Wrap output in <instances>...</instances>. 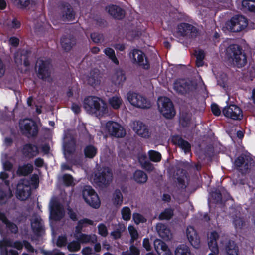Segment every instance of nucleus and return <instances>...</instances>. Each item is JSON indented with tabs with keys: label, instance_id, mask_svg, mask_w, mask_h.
I'll use <instances>...</instances> for the list:
<instances>
[{
	"label": "nucleus",
	"instance_id": "obj_30",
	"mask_svg": "<svg viewBox=\"0 0 255 255\" xmlns=\"http://www.w3.org/2000/svg\"><path fill=\"white\" fill-rule=\"evenodd\" d=\"M224 251L225 255H238L239 253L238 246L234 241H231L226 245Z\"/></svg>",
	"mask_w": 255,
	"mask_h": 255
},
{
	"label": "nucleus",
	"instance_id": "obj_49",
	"mask_svg": "<svg viewBox=\"0 0 255 255\" xmlns=\"http://www.w3.org/2000/svg\"><path fill=\"white\" fill-rule=\"evenodd\" d=\"M122 219L125 221H128L131 218V211L128 207H124L121 209Z\"/></svg>",
	"mask_w": 255,
	"mask_h": 255
},
{
	"label": "nucleus",
	"instance_id": "obj_33",
	"mask_svg": "<svg viewBox=\"0 0 255 255\" xmlns=\"http://www.w3.org/2000/svg\"><path fill=\"white\" fill-rule=\"evenodd\" d=\"M23 153L26 156L32 158L38 154V150L36 146L27 144L23 147Z\"/></svg>",
	"mask_w": 255,
	"mask_h": 255
},
{
	"label": "nucleus",
	"instance_id": "obj_41",
	"mask_svg": "<svg viewBox=\"0 0 255 255\" xmlns=\"http://www.w3.org/2000/svg\"><path fill=\"white\" fill-rule=\"evenodd\" d=\"M33 166L32 164H28L20 167L17 171L18 174L22 175H27L32 172Z\"/></svg>",
	"mask_w": 255,
	"mask_h": 255
},
{
	"label": "nucleus",
	"instance_id": "obj_7",
	"mask_svg": "<svg viewBox=\"0 0 255 255\" xmlns=\"http://www.w3.org/2000/svg\"><path fill=\"white\" fill-rule=\"evenodd\" d=\"M36 71L39 79L49 82L52 81L51 65L48 61L38 60L36 64Z\"/></svg>",
	"mask_w": 255,
	"mask_h": 255
},
{
	"label": "nucleus",
	"instance_id": "obj_47",
	"mask_svg": "<svg viewBox=\"0 0 255 255\" xmlns=\"http://www.w3.org/2000/svg\"><path fill=\"white\" fill-rule=\"evenodd\" d=\"M195 55L196 57V65L198 67H200L203 65V59L204 58L205 54L203 51L201 50H197L195 51Z\"/></svg>",
	"mask_w": 255,
	"mask_h": 255
},
{
	"label": "nucleus",
	"instance_id": "obj_39",
	"mask_svg": "<svg viewBox=\"0 0 255 255\" xmlns=\"http://www.w3.org/2000/svg\"><path fill=\"white\" fill-rule=\"evenodd\" d=\"M134 179L138 183H145L147 180V175L141 170H137L134 174Z\"/></svg>",
	"mask_w": 255,
	"mask_h": 255
},
{
	"label": "nucleus",
	"instance_id": "obj_23",
	"mask_svg": "<svg viewBox=\"0 0 255 255\" xmlns=\"http://www.w3.org/2000/svg\"><path fill=\"white\" fill-rule=\"evenodd\" d=\"M219 236L217 232H211L208 236V245L210 250L215 254H219V250L217 243Z\"/></svg>",
	"mask_w": 255,
	"mask_h": 255
},
{
	"label": "nucleus",
	"instance_id": "obj_15",
	"mask_svg": "<svg viewBox=\"0 0 255 255\" xmlns=\"http://www.w3.org/2000/svg\"><path fill=\"white\" fill-rule=\"evenodd\" d=\"M132 128L133 130L139 136L148 139L154 135L153 129L149 128L145 124L140 121L133 123Z\"/></svg>",
	"mask_w": 255,
	"mask_h": 255
},
{
	"label": "nucleus",
	"instance_id": "obj_28",
	"mask_svg": "<svg viewBox=\"0 0 255 255\" xmlns=\"http://www.w3.org/2000/svg\"><path fill=\"white\" fill-rule=\"evenodd\" d=\"M14 60L17 65L23 64L27 66L29 64L28 60L27 52L26 50L17 51L14 55Z\"/></svg>",
	"mask_w": 255,
	"mask_h": 255
},
{
	"label": "nucleus",
	"instance_id": "obj_59",
	"mask_svg": "<svg viewBox=\"0 0 255 255\" xmlns=\"http://www.w3.org/2000/svg\"><path fill=\"white\" fill-rule=\"evenodd\" d=\"M143 167L148 172L153 171L155 169L153 165L149 161H146L143 164Z\"/></svg>",
	"mask_w": 255,
	"mask_h": 255
},
{
	"label": "nucleus",
	"instance_id": "obj_35",
	"mask_svg": "<svg viewBox=\"0 0 255 255\" xmlns=\"http://www.w3.org/2000/svg\"><path fill=\"white\" fill-rule=\"evenodd\" d=\"M172 140L175 144H177L181 148L183 149L185 153L190 151V145L187 141L184 140L179 136L173 137Z\"/></svg>",
	"mask_w": 255,
	"mask_h": 255
},
{
	"label": "nucleus",
	"instance_id": "obj_34",
	"mask_svg": "<svg viewBox=\"0 0 255 255\" xmlns=\"http://www.w3.org/2000/svg\"><path fill=\"white\" fill-rule=\"evenodd\" d=\"M123 201V196L119 190H115L112 195L111 202L112 204L117 207L120 206Z\"/></svg>",
	"mask_w": 255,
	"mask_h": 255
},
{
	"label": "nucleus",
	"instance_id": "obj_53",
	"mask_svg": "<svg viewBox=\"0 0 255 255\" xmlns=\"http://www.w3.org/2000/svg\"><path fill=\"white\" fill-rule=\"evenodd\" d=\"M98 234L104 237H106L108 234V231L107 226L103 223H100L98 225Z\"/></svg>",
	"mask_w": 255,
	"mask_h": 255
},
{
	"label": "nucleus",
	"instance_id": "obj_48",
	"mask_svg": "<svg viewBox=\"0 0 255 255\" xmlns=\"http://www.w3.org/2000/svg\"><path fill=\"white\" fill-rule=\"evenodd\" d=\"M128 230L131 237L130 242L131 244H132L135 240L138 239L139 234L137 230L132 225H129L128 226Z\"/></svg>",
	"mask_w": 255,
	"mask_h": 255
},
{
	"label": "nucleus",
	"instance_id": "obj_13",
	"mask_svg": "<svg viewBox=\"0 0 255 255\" xmlns=\"http://www.w3.org/2000/svg\"><path fill=\"white\" fill-rule=\"evenodd\" d=\"M83 197L85 201L91 206L97 208L100 206V201L95 191L90 186L84 187Z\"/></svg>",
	"mask_w": 255,
	"mask_h": 255
},
{
	"label": "nucleus",
	"instance_id": "obj_42",
	"mask_svg": "<svg viewBox=\"0 0 255 255\" xmlns=\"http://www.w3.org/2000/svg\"><path fill=\"white\" fill-rule=\"evenodd\" d=\"M97 149L92 145H88L84 149V154L86 157L93 158L97 154Z\"/></svg>",
	"mask_w": 255,
	"mask_h": 255
},
{
	"label": "nucleus",
	"instance_id": "obj_31",
	"mask_svg": "<svg viewBox=\"0 0 255 255\" xmlns=\"http://www.w3.org/2000/svg\"><path fill=\"white\" fill-rule=\"evenodd\" d=\"M31 224L33 231L36 232L40 231L43 228V223L40 217L37 215H33L31 219Z\"/></svg>",
	"mask_w": 255,
	"mask_h": 255
},
{
	"label": "nucleus",
	"instance_id": "obj_60",
	"mask_svg": "<svg viewBox=\"0 0 255 255\" xmlns=\"http://www.w3.org/2000/svg\"><path fill=\"white\" fill-rule=\"evenodd\" d=\"M211 110L215 116H219L221 114V111L219 106L216 104H213L211 105Z\"/></svg>",
	"mask_w": 255,
	"mask_h": 255
},
{
	"label": "nucleus",
	"instance_id": "obj_20",
	"mask_svg": "<svg viewBox=\"0 0 255 255\" xmlns=\"http://www.w3.org/2000/svg\"><path fill=\"white\" fill-rule=\"evenodd\" d=\"M186 235L190 244L195 248L200 247V238L196 230L192 226H188L186 230Z\"/></svg>",
	"mask_w": 255,
	"mask_h": 255
},
{
	"label": "nucleus",
	"instance_id": "obj_3",
	"mask_svg": "<svg viewBox=\"0 0 255 255\" xmlns=\"http://www.w3.org/2000/svg\"><path fill=\"white\" fill-rule=\"evenodd\" d=\"M227 56L230 62L238 67L244 66L246 63V57L238 45H231L227 49Z\"/></svg>",
	"mask_w": 255,
	"mask_h": 255
},
{
	"label": "nucleus",
	"instance_id": "obj_14",
	"mask_svg": "<svg viewBox=\"0 0 255 255\" xmlns=\"http://www.w3.org/2000/svg\"><path fill=\"white\" fill-rule=\"evenodd\" d=\"M113 178L111 170L109 168H104L94 174V182L100 186H107L112 181Z\"/></svg>",
	"mask_w": 255,
	"mask_h": 255
},
{
	"label": "nucleus",
	"instance_id": "obj_5",
	"mask_svg": "<svg viewBox=\"0 0 255 255\" xmlns=\"http://www.w3.org/2000/svg\"><path fill=\"white\" fill-rule=\"evenodd\" d=\"M197 87L196 81L189 79H179L173 85L174 90L178 94L184 95L195 92Z\"/></svg>",
	"mask_w": 255,
	"mask_h": 255
},
{
	"label": "nucleus",
	"instance_id": "obj_6",
	"mask_svg": "<svg viewBox=\"0 0 255 255\" xmlns=\"http://www.w3.org/2000/svg\"><path fill=\"white\" fill-rule=\"evenodd\" d=\"M158 109L166 118L171 119L175 115V110L172 101L165 97H161L157 101Z\"/></svg>",
	"mask_w": 255,
	"mask_h": 255
},
{
	"label": "nucleus",
	"instance_id": "obj_44",
	"mask_svg": "<svg viewBox=\"0 0 255 255\" xmlns=\"http://www.w3.org/2000/svg\"><path fill=\"white\" fill-rule=\"evenodd\" d=\"M175 255H191V253L188 247L182 245L177 248Z\"/></svg>",
	"mask_w": 255,
	"mask_h": 255
},
{
	"label": "nucleus",
	"instance_id": "obj_1",
	"mask_svg": "<svg viewBox=\"0 0 255 255\" xmlns=\"http://www.w3.org/2000/svg\"><path fill=\"white\" fill-rule=\"evenodd\" d=\"M84 108L89 114L102 116L108 113V106L102 99L96 96H89L84 100Z\"/></svg>",
	"mask_w": 255,
	"mask_h": 255
},
{
	"label": "nucleus",
	"instance_id": "obj_12",
	"mask_svg": "<svg viewBox=\"0 0 255 255\" xmlns=\"http://www.w3.org/2000/svg\"><path fill=\"white\" fill-rule=\"evenodd\" d=\"M129 58L134 64L137 65L145 69L149 67V64L145 54L140 50L133 49L129 54Z\"/></svg>",
	"mask_w": 255,
	"mask_h": 255
},
{
	"label": "nucleus",
	"instance_id": "obj_18",
	"mask_svg": "<svg viewBox=\"0 0 255 255\" xmlns=\"http://www.w3.org/2000/svg\"><path fill=\"white\" fill-rule=\"evenodd\" d=\"M50 209L51 216L54 220H60L63 217L64 211L57 198H52L50 203Z\"/></svg>",
	"mask_w": 255,
	"mask_h": 255
},
{
	"label": "nucleus",
	"instance_id": "obj_63",
	"mask_svg": "<svg viewBox=\"0 0 255 255\" xmlns=\"http://www.w3.org/2000/svg\"><path fill=\"white\" fill-rule=\"evenodd\" d=\"M2 164L4 170L7 171L11 170L13 166L12 164L7 160L3 161Z\"/></svg>",
	"mask_w": 255,
	"mask_h": 255
},
{
	"label": "nucleus",
	"instance_id": "obj_21",
	"mask_svg": "<svg viewBox=\"0 0 255 255\" xmlns=\"http://www.w3.org/2000/svg\"><path fill=\"white\" fill-rule=\"evenodd\" d=\"M23 244L20 242L13 243L10 240L3 239L0 241V249L1 255H8V251L6 249L8 247H13L18 250H21L23 248Z\"/></svg>",
	"mask_w": 255,
	"mask_h": 255
},
{
	"label": "nucleus",
	"instance_id": "obj_24",
	"mask_svg": "<svg viewBox=\"0 0 255 255\" xmlns=\"http://www.w3.org/2000/svg\"><path fill=\"white\" fill-rule=\"evenodd\" d=\"M154 247L159 255H173L166 244L160 240L154 241Z\"/></svg>",
	"mask_w": 255,
	"mask_h": 255
},
{
	"label": "nucleus",
	"instance_id": "obj_46",
	"mask_svg": "<svg viewBox=\"0 0 255 255\" xmlns=\"http://www.w3.org/2000/svg\"><path fill=\"white\" fill-rule=\"evenodd\" d=\"M148 155L150 160L154 162H158L161 159V154L155 150H149Z\"/></svg>",
	"mask_w": 255,
	"mask_h": 255
},
{
	"label": "nucleus",
	"instance_id": "obj_64",
	"mask_svg": "<svg viewBox=\"0 0 255 255\" xmlns=\"http://www.w3.org/2000/svg\"><path fill=\"white\" fill-rule=\"evenodd\" d=\"M92 249L89 247H85L82 250L83 255H91L93 254Z\"/></svg>",
	"mask_w": 255,
	"mask_h": 255
},
{
	"label": "nucleus",
	"instance_id": "obj_25",
	"mask_svg": "<svg viewBox=\"0 0 255 255\" xmlns=\"http://www.w3.org/2000/svg\"><path fill=\"white\" fill-rule=\"evenodd\" d=\"M108 13L115 18H123L125 16V11L121 8L116 5H112L106 8Z\"/></svg>",
	"mask_w": 255,
	"mask_h": 255
},
{
	"label": "nucleus",
	"instance_id": "obj_52",
	"mask_svg": "<svg viewBox=\"0 0 255 255\" xmlns=\"http://www.w3.org/2000/svg\"><path fill=\"white\" fill-rule=\"evenodd\" d=\"M173 211L171 209H166L163 212H161L159 216L160 220H168L173 216Z\"/></svg>",
	"mask_w": 255,
	"mask_h": 255
},
{
	"label": "nucleus",
	"instance_id": "obj_4",
	"mask_svg": "<svg viewBox=\"0 0 255 255\" xmlns=\"http://www.w3.org/2000/svg\"><path fill=\"white\" fill-rule=\"evenodd\" d=\"M127 97L130 104L136 108L146 110L152 107L151 101L139 93L130 92L127 94Z\"/></svg>",
	"mask_w": 255,
	"mask_h": 255
},
{
	"label": "nucleus",
	"instance_id": "obj_16",
	"mask_svg": "<svg viewBox=\"0 0 255 255\" xmlns=\"http://www.w3.org/2000/svg\"><path fill=\"white\" fill-rule=\"evenodd\" d=\"M31 187L30 181L24 179L21 180L17 185L16 196L21 200H26L30 195Z\"/></svg>",
	"mask_w": 255,
	"mask_h": 255
},
{
	"label": "nucleus",
	"instance_id": "obj_50",
	"mask_svg": "<svg viewBox=\"0 0 255 255\" xmlns=\"http://www.w3.org/2000/svg\"><path fill=\"white\" fill-rule=\"evenodd\" d=\"M14 4L19 8H25L31 3V0H13Z\"/></svg>",
	"mask_w": 255,
	"mask_h": 255
},
{
	"label": "nucleus",
	"instance_id": "obj_32",
	"mask_svg": "<svg viewBox=\"0 0 255 255\" xmlns=\"http://www.w3.org/2000/svg\"><path fill=\"white\" fill-rule=\"evenodd\" d=\"M62 48L66 51H69L75 44V40L70 36H64L61 39Z\"/></svg>",
	"mask_w": 255,
	"mask_h": 255
},
{
	"label": "nucleus",
	"instance_id": "obj_54",
	"mask_svg": "<svg viewBox=\"0 0 255 255\" xmlns=\"http://www.w3.org/2000/svg\"><path fill=\"white\" fill-rule=\"evenodd\" d=\"M133 219L136 224H139L140 223H144L146 221L143 216L137 213L133 214Z\"/></svg>",
	"mask_w": 255,
	"mask_h": 255
},
{
	"label": "nucleus",
	"instance_id": "obj_27",
	"mask_svg": "<svg viewBox=\"0 0 255 255\" xmlns=\"http://www.w3.org/2000/svg\"><path fill=\"white\" fill-rule=\"evenodd\" d=\"M88 83L93 87L99 86L101 83V76L97 70L92 71L87 77Z\"/></svg>",
	"mask_w": 255,
	"mask_h": 255
},
{
	"label": "nucleus",
	"instance_id": "obj_26",
	"mask_svg": "<svg viewBox=\"0 0 255 255\" xmlns=\"http://www.w3.org/2000/svg\"><path fill=\"white\" fill-rule=\"evenodd\" d=\"M157 232L162 238L165 240H169L172 237V234L166 225L159 223L156 225Z\"/></svg>",
	"mask_w": 255,
	"mask_h": 255
},
{
	"label": "nucleus",
	"instance_id": "obj_19",
	"mask_svg": "<svg viewBox=\"0 0 255 255\" xmlns=\"http://www.w3.org/2000/svg\"><path fill=\"white\" fill-rule=\"evenodd\" d=\"M224 115L233 120H240L243 117L241 109L236 105H230L225 107L223 110Z\"/></svg>",
	"mask_w": 255,
	"mask_h": 255
},
{
	"label": "nucleus",
	"instance_id": "obj_29",
	"mask_svg": "<svg viewBox=\"0 0 255 255\" xmlns=\"http://www.w3.org/2000/svg\"><path fill=\"white\" fill-rule=\"evenodd\" d=\"M125 80V73L121 69L116 70L111 77V81L115 85H121Z\"/></svg>",
	"mask_w": 255,
	"mask_h": 255
},
{
	"label": "nucleus",
	"instance_id": "obj_40",
	"mask_svg": "<svg viewBox=\"0 0 255 255\" xmlns=\"http://www.w3.org/2000/svg\"><path fill=\"white\" fill-rule=\"evenodd\" d=\"M0 220L6 224V227L11 231V232L16 233L17 231L18 228L16 225L8 222L5 215L1 212H0Z\"/></svg>",
	"mask_w": 255,
	"mask_h": 255
},
{
	"label": "nucleus",
	"instance_id": "obj_2",
	"mask_svg": "<svg viewBox=\"0 0 255 255\" xmlns=\"http://www.w3.org/2000/svg\"><path fill=\"white\" fill-rule=\"evenodd\" d=\"M87 225H95L93 221L85 218L79 221L78 225L75 228V233L74 237L81 243H94L97 242V237L95 234L87 235L85 234L80 233L83 227L86 226Z\"/></svg>",
	"mask_w": 255,
	"mask_h": 255
},
{
	"label": "nucleus",
	"instance_id": "obj_58",
	"mask_svg": "<svg viewBox=\"0 0 255 255\" xmlns=\"http://www.w3.org/2000/svg\"><path fill=\"white\" fill-rule=\"evenodd\" d=\"M234 224L235 228L238 230L241 229L242 228L244 225V222L241 218L236 217L234 220Z\"/></svg>",
	"mask_w": 255,
	"mask_h": 255
},
{
	"label": "nucleus",
	"instance_id": "obj_17",
	"mask_svg": "<svg viewBox=\"0 0 255 255\" xmlns=\"http://www.w3.org/2000/svg\"><path fill=\"white\" fill-rule=\"evenodd\" d=\"M253 160L249 156L242 155L235 161V165L242 173L248 172L253 166Z\"/></svg>",
	"mask_w": 255,
	"mask_h": 255
},
{
	"label": "nucleus",
	"instance_id": "obj_9",
	"mask_svg": "<svg viewBox=\"0 0 255 255\" xmlns=\"http://www.w3.org/2000/svg\"><path fill=\"white\" fill-rule=\"evenodd\" d=\"M247 20L243 16L233 17L226 23V28L233 32H240L247 27Z\"/></svg>",
	"mask_w": 255,
	"mask_h": 255
},
{
	"label": "nucleus",
	"instance_id": "obj_45",
	"mask_svg": "<svg viewBox=\"0 0 255 255\" xmlns=\"http://www.w3.org/2000/svg\"><path fill=\"white\" fill-rule=\"evenodd\" d=\"M191 119V116L190 114L183 113L180 117V122L183 127H187L190 124Z\"/></svg>",
	"mask_w": 255,
	"mask_h": 255
},
{
	"label": "nucleus",
	"instance_id": "obj_37",
	"mask_svg": "<svg viewBox=\"0 0 255 255\" xmlns=\"http://www.w3.org/2000/svg\"><path fill=\"white\" fill-rule=\"evenodd\" d=\"M66 139H65L64 151L65 156L68 154L74 152L75 150V142L74 140L73 139H71L68 143H66Z\"/></svg>",
	"mask_w": 255,
	"mask_h": 255
},
{
	"label": "nucleus",
	"instance_id": "obj_56",
	"mask_svg": "<svg viewBox=\"0 0 255 255\" xmlns=\"http://www.w3.org/2000/svg\"><path fill=\"white\" fill-rule=\"evenodd\" d=\"M91 38L92 41L96 43H100L103 41V36L102 34L98 33H92L91 35Z\"/></svg>",
	"mask_w": 255,
	"mask_h": 255
},
{
	"label": "nucleus",
	"instance_id": "obj_11",
	"mask_svg": "<svg viewBox=\"0 0 255 255\" xmlns=\"http://www.w3.org/2000/svg\"><path fill=\"white\" fill-rule=\"evenodd\" d=\"M19 128L22 133L28 137L34 136L38 133V128L36 123L29 119L20 120Z\"/></svg>",
	"mask_w": 255,
	"mask_h": 255
},
{
	"label": "nucleus",
	"instance_id": "obj_57",
	"mask_svg": "<svg viewBox=\"0 0 255 255\" xmlns=\"http://www.w3.org/2000/svg\"><path fill=\"white\" fill-rule=\"evenodd\" d=\"M63 181L64 183L67 186H71L73 183L72 177L69 174H65L63 175Z\"/></svg>",
	"mask_w": 255,
	"mask_h": 255
},
{
	"label": "nucleus",
	"instance_id": "obj_62",
	"mask_svg": "<svg viewBox=\"0 0 255 255\" xmlns=\"http://www.w3.org/2000/svg\"><path fill=\"white\" fill-rule=\"evenodd\" d=\"M132 255H139V250L133 245H131L129 248V251Z\"/></svg>",
	"mask_w": 255,
	"mask_h": 255
},
{
	"label": "nucleus",
	"instance_id": "obj_61",
	"mask_svg": "<svg viewBox=\"0 0 255 255\" xmlns=\"http://www.w3.org/2000/svg\"><path fill=\"white\" fill-rule=\"evenodd\" d=\"M66 238L65 236H60L57 239V245L59 247L64 246L66 242Z\"/></svg>",
	"mask_w": 255,
	"mask_h": 255
},
{
	"label": "nucleus",
	"instance_id": "obj_55",
	"mask_svg": "<svg viewBox=\"0 0 255 255\" xmlns=\"http://www.w3.org/2000/svg\"><path fill=\"white\" fill-rule=\"evenodd\" d=\"M12 196V194L10 191H8L7 193L4 192L2 190H0V204L5 203L7 199Z\"/></svg>",
	"mask_w": 255,
	"mask_h": 255
},
{
	"label": "nucleus",
	"instance_id": "obj_38",
	"mask_svg": "<svg viewBox=\"0 0 255 255\" xmlns=\"http://www.w3.org/2000/svg\"><path fill=\"white\" fill-rule=\"evenodd\" d=\"M103 52L106 56L116 65L119 64V61L117 58L114 50L110 47L104 49Z\"/></svg>",
	"mask_w": 255,
	"mask_h": 255
},
{
	"label": "nucleus",
	"instance_id": "obj_22",
	"mask_svg": "<svg viewBox=\"0 0 255 255\" xmlns=\"http://www.w3.org/2000/svg\"><path fill=\"white\" fill-rule=\"evenodd\" d=\"M59 15L61 19L65 22L71 21L75 18V13L69 5H64L60 7Z\"/></svg>",
	"mask_w": 255,
	"mask_h": 255
},
{
	"label": "nucleus",
	"instance_id": "obj_51",
	"mask_svg": "<svg viewBox=\"0 0 255 255\" xmlns=\"http://www.w3.org/2000/svg\"><path fill=\"white\" fill-rule=\"evenodd\" d=\"M67 248L68 250L70 252L78 251L81 248L80 243L79 241H73L68 244Z\"/></svg>",
	"mask_w": 255,
	"mask_h": 255
},
{
	"label": "nucleus",
	"instance_id": "obj_8",
	"mask_svg": "<svg viewBox=\"0 0 255 255\" xmlns=\"http://www.w3.org/2000/svg\"><path fill=\"white\" fill-rule=\"evenodd\" d=\"M103 130L107 132L110 135L121 138L126 134V131L124 128L118 123L109 121L102 124Z\"/></svg>",
	"mask_w": 255,
	"mask_h": 255
},
{
	"label": "nucleus",
	"instance_id": "obj_10",
	"mask_svg": "<svg viewBox=\"0 0 255 255\" xmlns=\"http://www.w3.org/2000/svg\"><path fill=\"white\" fill-rule=\"evenodd\" d=\"M198 34V29L192 25L186 23L179 24L175 32V35L178 37L182 36L193 38L197 36Z\"/></svg>",
	"mask_w": 255,
	"mask_h": 255
},
{
	"label": "nucleus",
	"instance_id": "obj_43",
	"mask_svg": "<svg viewBox=\"0 0 255 255\" xmlns=\"http://www.w3.org/2000/svg\"><path fill=\"white\" fill-rule=\"evenodd\" d=\"M242 5L245 10L255 12V0H243Z\"/></svg>",
	"mask_w": 255,
	"mask_h": 255
},
{
	"label": "nucleus",
	"instance_id": "obj_36",
	"mask_svg": "<svg viewBox=\"0 0 255 255\" xmlns=\"http://www.w3.org/2000/svg\"><path fill=\"white\" fill-rule=\"evenodd\" d=\"M108 102L111 107L114 109H118L123 103V100L121 97L118 96H114L109 98Z\"/></svg>",
	"mask_w": 255,
	"mask_h": 255
}]
</instances>
